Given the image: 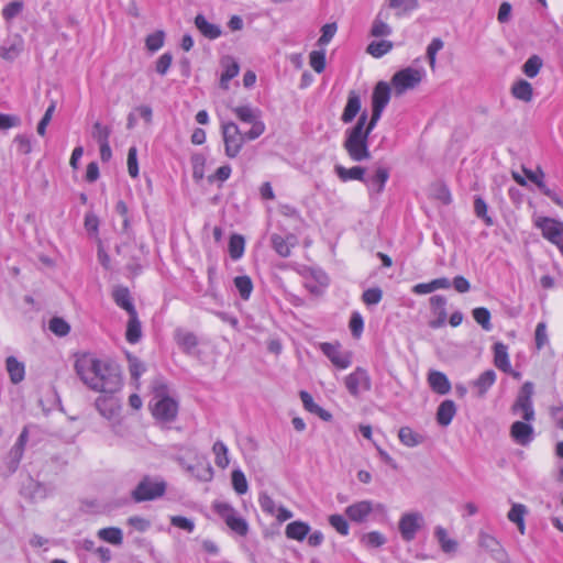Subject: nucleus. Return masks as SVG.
<instances>
[{
	"label": "nucleus",
	"instance_id": "4c0bfd02",
	"mask_svg": "<svg viewBox=\"0 0 563 563\" xmlns=\"http://www.w3.org/2000/svg\"><path fill=\"white\" fill-rule=\"evenodd\" d=\"M212 452L216 456V465L224 470L230 463L228 446L222 441L218 440L212 446Z\"/></svg>",
	"mask_w": 563,
	"mask_h": 563
},
{
	"label": "nucleus",
	"instance_id": "6e6552de",
	"mask_svg": "<svg viewBox=\"0 0 563 563\" xmlns=\"http://www.w3.org/2000/svg\"><path fill=\"white\" fill-rule=\"evenodd\" d=\"M344 385L352 397L358 398L363 393L371 390L372 379L365 368L356 367L352 373L345 376Z\"/></svg>",
	"mask_w": 563,
	"mask_h": 563
},
{
	"label": "nucleus",
	"instance_id": "6e6d98bb",
	"mask_svg": "<svg viewBox=\"0 0 563 563\" xmlns=\"http://www.w3.org/2000/svg\"><path fill=\"white\" fill-rule=\"evenodd\" d=\"M145 45L151 52L158 51L164 45V32L157 31L150 34L145 40Z\"/></svg>",
	"mask_w": 563,
	"mask_h": 563
},
{
	"label": "nucleus",
	"instance_id": "ea45409f",
	"mask_svg": "<svg viewBox=\"0 0 563 563\" xmlns=\"http://www.w3.org/2000/svg\"><path fill=\"white\" fill-rule=\"evenodd\" d=\"M141 335H142L141 323L137 319V313L130 314V319H129L128 328H126V334H125L126 340L130 343H136L141 339Z\"/></svg>",
	"mask_w": 563,
	"mask_h": 563
},
{
	"label": "nucleus",
	"instance_id": "58836bf2",
	"mask_svg": "<svg viewBox=\"0 0 563 563\" xmlns=\"http://www.w3.org/2000/svg\"><path fill=\"white\" fill-rule=\"evenodd\" d=\"M245 240L240 234H233L229 241V254L232 260L238 261L244 254Z\"/></svg>",
	"mask_w": 563,
	"mask_h": 563
},
{
	"label": "nucleus",
	"instance_id": "e2e57ef3",
	"mask_svg": "<svg viewBox=\"0 0 563 563\" xmlns=\"http://www.w3.org/2000/svg\"><path fill=\"white\" fill-rule=\"evenodd\" d=\"M474 210H475V213L478 218H482L484 219L485 223L487 225H492L493 224V220L489 216H487V205L486 202L477 197L474 201Z\"/></svg>",
	"mask_w": 563,
	"mask_h": 563
},
{
	"label": "nucleus",
	"instance_id": "9d476101",
	"mask_svg": "<svg viewBox=\"0 0 563 563\" xmlns=\"http://www.w3.org/2000/svg\"><path fill=\"white\" fill-rule=\"evenodd\" d=\"M390 99V87L385 81H379L373 91L372 96V115L368 120L372 122V126H376L379 121L382 113Z\"/></svg>",
	"mask_w": 563,
	"mask_h": 563
},
{
	"label": "nucleus",
	"instance_id": "bf43d9fd",
	"mask_svg": "<svg viewBox=\"0 0 563 563\" xmlns=\"http://www.w3.org/2000/svg\"><path fill=\"white\" fill-rule=\"evenodd\" d=\"M23 10V3L21 1H13L8 3L2 10V16L10 21L18 16Z\"/></svg>",
	"mask_w": 563,
	"mask_h": 563
},
{
	"label": "nucleus",
	"instance_id": "0eeeda50",
	"mask_svg": "<svg viewBox=\"0 0 563 563\" xmlns=\"http://www.w3.org/2000/svg\"><path fill=\"white\" fill-rule=\"evenodd\" d=\"M166 490V483L145 476L133 489L132 498L136 503L153 500L162 497Z\"/></svg>",
	"mask_w": 563,
	"mask_h": 563
},
{
	"label": "nucleus",
	"instance_id": "a19ab883",
	"mask_svg": "<svg viewBox=\"0 0 563 563\" xmlns=\"http://www.w3.org/2000/svg\"><path fill=\"white\" fill-rule=\"evenodd\" d=\"M98 536L106 542H109L114 545H119L123 541L122 531L119 528L110 527L103 528L98 531Z\"/></svg>",
	"mask_w": 563,
	"mask_h": 563
},
{
	"label": "nucleus",
	"instance_id": "f03ea898",
	"mask_svg": "<svg viewBox=\"0 0 563 563\" xmlns=\"http://www.w3.org/2000/svg\"><path fill=\"white\" fill-rule=\"evenodd\" d=\"M374 129L368 121L367 112L364 111L355 125L345 131L343 147L352 161L362 162L371 158L368 136Z\"/></svg>",
	"mask_w": 563,
	"mask_h": 563
},
{
	"label": "nucleus",
	"instance_id": "4468645a",
	"mask_svg": "<svg viewBox=\"0 0 563 563\" xmlns=\"http://www.w3.org/2000/svg\"><path fill=\"white\" fill-rule=\"evenodd\" d=\"M178 411L177 402L170 397H156L152 408L153 416L162 421H173Z\"/></svg>",
	"mask_w": 563,
	"mask_h": 563
},
{
	"label": "nucleus",
	"instance_id": "2f4dec72",
	"mask_svg": "<svg viewBox=\"0 0 563 563\" xmlns=\"http://www.w3.org/2000/svg\"><path fill=\"white\" fill-rule=\"evenodd\" d=\"M511 93L518 100L530 102L533 97V88L529 81L520 79L512 85Z\"/></svg>",
	"mask_w": 563,
	"mask_h": 563
},
{
	"label": "nucleus",
	"instance_id": "49530a36",
	"mask_svg": "<svg viewBox=\"0 0 563 563\" xmlns=\"http://www.w3.org/2000/svg\"><path fill=\"white\" fill-rule=\"evenodd\" d=\"M393 32L391 26L384 22L379 15L375 18L371 27V35L375 37H384L390 35Z\"/></svg>",
	"mask_w": 563,
	"mask_h": 563
},
{
	"label": "nucleus",
	"instance_id": "f704fd0d",
	"mask_svg": "<svg viewBox=\"0 0 563 563\" xmlns=\"http://www.w3.org/2000/svg\"><path fill=\"white\" fill-rule=\"evenodd\" d=\"M22 47L21 38L4 42L3 44H0V57L5 60H13L20 55Z\"/></svg>",
	"mask_w": 563,
	"mask_h": 563
},
{
	"label": "nucleus",
	"instance_id": "a878e982",
	"mask_svg": "<svg viewBox=\"0 0 563 563\" xmlns=\"http://www.w3.org/2000/svg\"><path fill=\"white\" fill-rule=\"evenodd\" d=\"M274 250L283 257H288L291 254V247L295 245V238L289 235L283 238L278 234H273L271 238Z\"/></svg>",
	"mask_w": 563,
	"mask_h": 563
},
{
	"label": "nucleus",
	"instance_id": "9b49d317",
	"mask_svg": "<svg viewBox=\"0 0 563 563\" xmlns=\"http://www.w3.org/2000/svg\"><path fill=\"white\" fill-rule=\"evenodd\" d=\"M536 225L541 230L543 238L563 253V223L551 218H540L536 221Z\"/></svg>",
	"mask_w": 563,
	"mask_h": 563
},
{
	"label": "nucleus",
	"instance_id": "774afa93",
	"mask_svg": "<svg viewBox=\"0 0 563 563\" xmlns=\"http://www.w3.org/2000/svg\"><path fill=\"white\" fill-rule=\"evenodd\" d=\"M13 143L16 146V151L21 154H30L32 151L31 141L26 135L19 134L14 137Z\"/></svg>",
	"mask_w": 563,
	"mask_h": 563
},
{
	"label": "nucleus",
	"instance_id": "864d4df0",
	"mask_svg": "<svg viewBox=\"0 0 563 563\" xmlns=\"http://www.w3.org/2000/svg\"><path fill=\"white\" fill-rule=\"evenodd\" d=\"M329 523L342 536L349 534V523L342 515H331L329 517Z\"/></svg>",
	"mask_w": 563,
	"mask_h": 563
},
{
	"label": "nucleus",
	"instance_id": "79ce46f5",
	"mask_svg": "<svg viewBox=\"0 0 563 563\" xmlns=\"http://www.w3.org/2000/svg\"><path fill=\"white\" fill-rule=\"evenodd\" d=\"M388 172L385 168H378L375 174L367 180L369 189L380 192L388 179Z\"/></svg>",
	"mask_w": 563,
	"mask_h": 563
},
{
	"label": "nucleus",
	"instance_id": "5701e85b",
	"mask_svg": "<svg viewBox=\"0 0 563 563\" xmlns=\"http://www.w3.org/2000/svg\"><path fill=\"white\" fill-rule=\"evenodd\" d=\"M195 25L199 32L209 40H216L222 33L219 25L210 23L202 14H198L195 18Z\"/></svg>",
	"mask_w": 563,
	"mask_h": 563
},
{
	"label": "nucleus",
	"instance_id": "09e8293b",
	"mask_svg": "<svg viewBox=\"0 0 563 563\" xmlns=\"http://www.w3.org/2000/svg\"><path fill=\"white\" fill-rule=\"evenodd\" d=\"M110 134V128L101 124L99 121L95 122V124L92 125L91 136L93 140L98 142V144L109 142Z\"/></svg>",
	"mask_w": 563,
	"mask_h": 563
},
{
	"label": "nucleus",
	"instance_id": "c756f323",
	"mask_svg": "<svg viewBox=\"0 0 563 563\" xmlns=\"http://www.w3.org/2000/svg\"><path fill=\"white\" fill-rule=\"evenodd\" d=\"M5 367L13 384H19L24 379L25 367L14 356H9L5 361Z\"/></svg>",
	"mask_w": 563,
	"mask_h": 563
},
{
	"label": "nucleus",
	"instance_id": "8fccbe9b",
	"mask_svg": "<svg viewBox=\"0 0 563 563\" xmlns=\"http://www.w3.org/2000/svg\"><path fill=\"white\" fill-rule=\"evenodd\" d=\"M442 48H443V41L439 37L433 38L427 47V57L429 60L430 68L432 70L435 69L437 54Z\"/></svg>",
	"mask_w": 563,
	"mask_h": 563
},
{
	"label": "nucleus",
	"instance_id": "603ef678",
	"mask_svg": "<svg viewBox=\"0 0 563 563\" xmlns=\"http://www.w3.org/2000/svg\"><path fill=\"white\" fill-rule=\"evenodd\" d=\"M473 318L484 330L489 331L492 329L490 312L488 309L484 307L475 308L473 310Z\"/></svg>",
	"mask_w": 563,
	"mask_h": 563
},
{
	"label": "nucleus",
	"instance_id": "dca6fc26",
	"mask_svg": "<svg viewBox=\"0 0 563 563\" xmlns=\"http://www.w3.org/2000/svg\"><path fill=\"white\" fill-rule=\"evenodd\" d=\"M510 437L517 444L526 446L533 440V427L523 421H515L510 427Z\"/></svg>",
	"mask_w": 563,
	"mask_h": 563
},
{
	"label": "nucleus",
	"instance_id": "f8f14e48",
	"mask_svg": "<svg viewBox=\"0 0 563 563\" xmlns=\"http://www.w3.org/2000/svg\"><path fill=\"white\" fill-rule=\"evenodd\" d=\"M319 347L335 367L345 369L352 364V353L343 351L339 343L323 342Z\"/></svg>",
	"mask_w": 563,
	"mask_h": 563
},
{
	"label": "nucleus",
	"instance_id": "13d9d810",
	"mask_svg": "<svg viewBox=\"0 0 563 563\" xmlns=\"http://www.w3.org/2000/svg\"><path fill=\"white\" fill-rule=\"evenodd\" d=\"M49 330L56 335H66L70 328L69 324L62 318L55 317L49 321Z\"/></svg>",
	"mask_w": 563,
	"mask_h": 563
},
{
	"label": "nucleus",
	"instance_id": "69168bd1",
	"mask_svg": "<svg viewBox=\"0 0 563 563\" xmlns=\"http://www.w3.org/2000/svg\"><path fill=\"white\" fill-rule=\"evenodd\" d=\"M24 448L20 446V445H16L14 444L10 452H9V459H10V470L11 471H15L20 461L22 460L23 457V454H24Z\"/></svg>",
	"mask_w": 563,
	"mask_h": 563
},
{
	"label": "nucleus",
	"instance_id": "7c9ffc66",
	"mask_svg": "<svg viewBox=\"0 0 563 563\" xmlns=\"http://www.w3.org/2000/svg\"><path fill=\"white\" fill-rule=\"evenodd\" d=\"M309 531V525L298 520L287 525L285 534L288 539L302 541L308 536Z\"/></svg>",
	"mask_w": 563,
	"mask_h": 563
},
{
	"label": "nucleus",
	"instance_id": "a211bd4d",
	"mask_svg": "<svg viewBox=\"0 0 563 563\" xmlns=\"http://www.w3.org/2000/svg\"><path fill=\"white\" fill-rule=\"evenodd\" d=\"M522 170L525 173L526 178L536 184L543 195L549 197L553 202L562 205L559 196L553 190H551L543 181L544 174L540 168L537 172H532L531 169L527 168H522Z\"/></svg>",
	"mask_w": 563,
	"mask_h": 563
},
{
	"label": "nucleus",
	"instance_id": "c9c22d12",
	"mask_svg": "<svg viewBox=\"0 0 563 563\" xmlns=\"http://www.w3.org/2000/svg\"><path fill=\"white\" fill-rule=\"evenodd\" d=\"M394 47V44L391 41L388 40H380V41H373L371 42L367 47L366 52L372 55L375 58H380L387 53H389Z\"/></svg>",
	"mask_w": 563,
	"mask_h": 563
},
{
	"label": "nucleus",
	"instance_id": "20e7f679",
	"mask_svg": "<svg viewBox=\"0 0 563 563\" xmlns=\"http://www.w3.org/2000/svg\"><path fill=\"white\" fill-rule=\"evenodd\" d=\"M424 77L422 68L406 67L398 70L391 77V86L396 96L404 95L407 90L415 89Z\"/></svg>",
	"mask_w": 563,
	"mask_h": 563
},
{
	"label": "nucleus",
	"instance_id": "f257e3e1",
	"mask_svg": "<svg viewBox=\"0 0 563 563\" xmlns=\"http://www.w3.org/2000/svg\"><path fill=\"white\" fill-rule=\"evenodd\" d=\"M75 368L84 384L102 394H114L121 388L122 379L117 367L92 355H82Z\"/></svg>",
	"mask_w": 563,
	"mask_h": 563
},
{
	"label": "nucleus",
	"instance_id": "b1692460",
	"mask_svg": "<svg viewBox=\"0 0 563 563\" xmlns=\"http://www.w3.org/2000/svg\"><path fill=\"white\" fill-rule=\"evenodd\" d=\"M456 413V406L453 400L446 399L440 404L437 410V421L440 426L446 427L451 423Z\"/></svg>",
	"mask_w": 563,
	"mask_h": 563
},
{
	"label": "nucleus",
	"instance_id": "680f3d73",
	"mask_svg": "<svg viewBox=\"0 0 563 563\" xmlns=\"http://www.w3.org/2000/svg\"><path fill=\"white\" fill-rule=\"evenodd\" d=\"M55 108H56V103H55V101H52L49 107L46 109L43 118L38 122V124H37V133L40 135H42V136L45 135L46 128H47V125L49 124V122L52 120V117L54 114Z\"/></svg>",
	"mask_w": 563,
	"mask_h": 563
},
{
	"label": "nucleus",
	"instance_id": "2eb2a0df",
	"mask_svg": "<svg viewBox=\"0 0 563 563\" xmlns=\"http://www.w3.org/2000/svg\"><path fill=\"white\" fill-rule=\"evenodd\" d=\"M174 340L179 349L186 354H191L199 344L197 335L192 331L183 328H177L175 330Z\"/></svg>",
	"mask_w": 563,
	"mask_h": 563
},
{
	"label": "nucleus",
	"instance_id": "c03bdc74",
	"mask_svg": "<svg viewBox=\"0 0 563 563\" xmlns=\"http://www.w3.org/2000/svg\"><path fill=\"white\" fill-rule=\"evenodd\" d=\"M542 65V59L538 55H532L523 64L522 71L527 77L534 78L539 74Z\"/></svg>",
	"mask_w": 563,
	"mask_h": 563
},
{
	"label": "nucleus",
	"instance_id": "de8ad7c7",
	"mask_svg": "<svg viewBox=\"0 0 563 563\" xmlns=\"http://www.w3.org/2000/svg\"><path fill=\"white\" fill-rule=\"evenodd\" d=\"M309 64L316 73H322L325 69V52L312 51L309 54Z\"/></svg>",
	"mask_w": 563,
	"mask_h": 563
},
{
	"label": "nucleus",
	"instance_id": "1a4fd4ad",
	"mask_svg": "<svg viewBox=\"0 0 563 563\" xmlns=\"http://www.w3.org/2000/svg\"><path fill=\"white\" fill-rule=\"evenodd\" d=\"M532 395H533V384L531 382H526L517 396V399L512 406V411L515 413H520L521 418L525 421L534 420V409L532 405Z\"/></svg>",
	"mask_w": 563,
	"mask_h": 563
},
{
	"label": "nucleus",
	"instance_id": "0e129e2a",
	"mask_svg": "<svg viewBox=\"0 0 563 563\" xmlns=\"http://www.w3.org/2000/svg\"><path fill=\"white\" fill-rule=\"evenodd\" d=\"M526 514H527V508L525 505L515 504V505H512L511 509L509 510L507 517L511 522L517 523L519 521L525 520Z\"/></svg>",
	"mask_w": 563,
	"mask_h": 563
},
{
	"label": "nucleus",
	"instance_id": "473e14b6",
	"mask_svg": "<svg viewBox=\"0 0 563 563\" xmlns=\"http://www.w3.org/2000/svg\"><path fill=\"white\" fill-rule=\"evenodd\" d=\"M434 537L444 553H454L457 550V542L449 537L448 531L443 527L437 526L434 528Z\"/></svg>",
	"mask_w": 563,
	"mask_h": 563
},
{
	"label": "nucleus",
	"instance_id": "a18cd8bd",
	"mask_svg": "<svg viewBox=\"0 0 563 563\" xmlns=\"http://www.w3.org/2000/svg\"><path fill=\"white\" fill-rule=\"evenodd\" d=\"M361 542L368 549L379 548L386 542V538L378 531L365 533L361 538Z\"/></svg>",
	"mask_w": 563,
	"mask_h": 563
},
{
	"label": "nucleus",
	"instance_id": "aec40b11",
	"mask_svg": "<svg viewBox=\"0 0 563 563\" xmlns=\"http://www.w3.org/2000/svg\"><path fill=\"white\" fill-rule=\"evenodd\" d=\"M221 66L223 68V71L220 77V87L222 89H228L229 81L233 79L235 76H238L240 71V66L238 62L231 56L223 57L221 59Z\"/></svg>",
	"mask_w": 563,
	"mask_h": 563
},
{
	"label": "nucleus",
	"instance_id": "412c9836",
	"mask_svg": "<svg viewBox=\"0 0 563 563\" xmlns=\"http://www.w3.org/2000/svg\"><path fill=\"white\" fill-rule=\"evenodd\" d=\"M428 383L432 390L440 395H445L451 389V384L446 375L439 371H431L428 374Z\"/></svg>",
	"mask_w": 563,
	"mask_h": 563
},
{
	"label": "nucleus",
	"instance_id": "e433bc0d",
	"mask_svg": "<svg viewBox=\"0 0 563 563\" xmlns=\"http://www.w3.org/2000/svg\"><path fill=\"white\" fill-rule=\"evenodd\" d=\"M388 5L395 10L397 16H402L416 10L418 0H388Z\"/></svg>",
	"mask_w": 563,
	"mask_h": 563
},
{
	"label": "nucleus",
	"instance_id": "c85d7f7f",
	"mask_svg": "<svg viewBox=\"0 0 563 563\" xmlns=\"http://www.w3.org/2000/svg\"><path fill=\"white\" fill-rule=\"evenodd\" d=\"M495 382L496 373L493 369L483 372L478 378L473 382V386L477 389V396L483 397Z\"/></svg>",
	"mask_w": 563,
	"mask_h": 563
},
{
	"label": "nucleus",
	"instance_id": "cd10ccee",
	"mask_svg": "<svg viewBox=\"0 0 563 563\" xmlns=\"http://www.w3.org/2000/svg\"><path fill=\"white\" fill-rule=\"evenodd\" d=\"M335 174L342 181L349 180H364L365 168L362 166H353L351 168H345L341 165H336L334 167Z\"/></svg>",
	"mask_w": 563,
	"mask_h": 563
},
{
	"label": "nucleus",
	"instance_id": "6ab92c4d",
	"mask_svg": "<svg viewBox=\"0 0 563 563\" xmlns=\"http://www.w3.org/2000/svg\"><path fill=\"white\" fill-rule=\"evenodd\" d=\"M361 106V97L355 90H351L347 95V101L341 115L342 122H352L360 112Z\"/></svg>",
	"mask_w": 563,
	"mask_h": 563
},
{
	"label": "nucleus",
	"instance_id": "bb28decb",
	"mask_svg": "<svg viewBox=\"0 0 563 563\" xmlns=\"http://www.w3.org/2000/svg\"><path fill=\"white\" fill-rule=\"evenodd\" d=\"M113 299L119 307L129 313V316L136 314L135 307L131 300L130 292L126 287H117L113 290Z\"/></svg>",
	"mask_w": 563,
	"mask_h": 563
},
{
	"label": "nucleus",
	"instance_id": "ddd939ff",
	"mask_svg": "<svg viewBox=\"0 0 563 563\" xmlns=\"http://www.w3.org/2000/svg\"><path fill=\"white\" fill-rule=\"evenodd\" d=\"M423 523V516L420 512H406L401 516L398 528L405 541H412Z\"/></svg>",
	"mask_w": 563,
	"mask_h": 563
},
{
	"label": "nucleus",
	"instance_id": "f3484780",
	"mask_svg": "<svg viewBox=\"0 0 563 563\" xmlns=\"http://www.w3.org/2000/svg\"><path fill=\"white\" fill-rule=\"evenodd\" d=\"M373 511V503L371 500H361L346 507L345 515L350 520L355 522L364 521Z\"/></svg>",
	"mask_w": 563,
	"mask_h": 563
},
{
	"label": "nucleus",
	"instance_id": "338daca9",
	"mask_svg": "<svg viewBox=\"0 0 563 563\" xmlns=\"http://www.w3.org/2000/svg\"><path fill=\"white\" fill-rule=\"evenodd\" d=\"M364 321L358 312H353L350 320V330L354 338H360L363 332Z\"/></svg>",
	"mask_w": 563,
	"mask_h": 563
},
{
	"label": "nucleus",
	"instance_id": "4d7b16f0",
	"mask_svg": "<svg viewBox=\"0 0 563 563\" xmlns=\"http://www.w3.org/2000/svg\"><path fill=\"white\" fill-rule=\"evenodd\" d=\"M258 504L261 506V509L271 516H274L278 509L279 506L276 505L274 499L267 495V494H261L258 497Z\"/></svg>",
	"mask_w": 563,
	"mask_h": 563
},
{
	"label": "nucleus",
	"instance_id": "393cba45",
	"mask_svg": "<svg viewBox=\"0 0 563 563\" xmlns=\"http://www.w3.org/2000/svg\"><path fill=\"white\" fill-rule=\"evenodd\" d=\"M96 408L107 419H112L119 410V406L113 397L100 396L96 399Z\"/></svg>",
	"mask_w": 563,
	"mask_h": 563
},
{
	"label": "nucleus",
	"instance_id": "7ed1b4c3",
	"mask_svg": "<svg viewBox=\"0 0 563 563\" xmlns=\"http://www.w3.org/2000/svg\"><path fill=\"white\" fill-rule=\"evenodd\" d=\"M221 133L225 155L229 158H235L240 154L245 141H249L246 132L242 133L233 121H225L221 124Z\"/></svg>",
	"mask_w": 563,
	"mask_h": 563
},
{
	"label": "nucleus",
	"instance_id": "39448f33",
	"mask_svg": "<svg viewBox=\"0 0 563 563\" xmlns=\"http://www.w3.org/2000/svg\"><path fill=\"white\" fill-rule=\"evenodd\" d=\"M234 115L242 122L250 123L252 126L246 132L250 141L256 140L265 132V124L260 119V111L251 106H239L232 108Z\"/></svg>",
	"mask_w": 563,
	"mask_h": 563
},
{
	"label": "nucleus",
	"instance_id": "72a5a7b5",
	"mask_svg": "<svg viewBox=\"0 0 563 563\" xmlns=\"http://www.w3.org/2000/svg\"><path fill=\"white\" fill-rule=\"evenodd\" d=\"M398 438L400 442L408 446V448H415L424 441V437L416 431H413L409 427H402L399 429Z\"/></svg>",
	"mask_w": 563,
	"mask_h": 563
},
{
	"label": "nucleus",
	"instance_id": "423d86ee",
	"mask_svg": "<svg viewBox=\"0 0 563 563\" xmlns=\"http://www.w3.org/2000/svg\"><path fill=\"white\" fill-rule=\"evenodd\" d=\"M213 509L236 534L242 537L247 534L249 525L246 520L230 504L217 501L213 504Z\"/></svg>",
	"mask_w": 563,
	"mask_h": 563
},
{
	"label": "nucleus",
	"instance_id": "3c124183",
	"mask_svg": "<svg viewBox=\"0 0 563 563\" xmlns=\"http://www.w3.org/2000/svg\"><path fill=\"white\" fill-rule=\"evenodd\" d=\"M232 485H233L234 490L239 495H243L247 492V489H249L247 481L242 471L235 470L232 472Z\"/></svg>",
	"mask_w": 563,
	"mask_h": 563
},
{
	"label": "nucleus",
	"instance_id": "37998d69",
	"mask_svg": "<svg viewBox=\"0 0 563 563\" xmlns=\"http://www.w3.org/2000/svg\"><path fill=\"white\" fill-rule=\"evenodd\" d=\"M234 286L243 300H247L250 298L253 291V283L249 276L244 275L235 277Z\"/></svg>",
	"mask_w": 563,
	"mask_h": 563
},
{
	"label": "nucleus",
	"instance_id": "4be33fe9",
	"mask_svg": "<svg viewBox=\"0 0 563 563\" xmlns=\"http://www.w3.org/2000/svg\"><path fill=\"white\" fill-rule=\"evenodd\" d=\"M494 364L500 371L505 373H511L508 347L501 342L494 344Z\"/></svg>",
	"mask_w": 563,
	"mask_h": 563
},
{
	"label": "nucleus",
	"instance_id": "5fc2aeb1",
	"mask_svg": "<svg viewBox=\"0 0 563 563\" xmlns=\"http://www.w3.org/2000/svg\"><path fill=\"white\" fill-rule=\"evenodd\" d=\"M338 30L336 23H327L321 29V36L318 40V45L324 46L331 42Z\"/></svg>",
	"mask_w": 563,
	"mask_h": 563
},
{
	"label": "nucleus",
	"instance_id": "052dcab7",
	"mask_svg": "<svg viewBox=\"0 0 563 563\" xmlns=\"http://www.w3.org/2000/svg\"><path fill=\"white\" fill-rule=\"evenodd\" d=\"M128 172H129V175L133 178H136L139 176L137 151H136V147H134V146L129 148Z\"/></svg>",
	"mask_w": 563,
	"mask_h": 563
}]
</instances>
